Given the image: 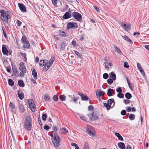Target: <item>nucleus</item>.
I'll return each mask as SVG.
<instances>
[{"instance_id": "obj_30", "label": "nucleus", "mask_w": 149, "mask_h": 149, "mask_svg": "<svg viewBox=\"0 0 149 149\" xmlns=\"http://www.w3.org/2000/svg\"><path fill=\"white\" fill-rule=\"evenodd\" d=\"M128 117L130 120H132L135 119V116L134 114L131 113L129 115Z\"/></svg>"}, {"instance_id": "obj_16", "label": "nucleus", "mask_w": 149, "mask_h": 149, "mask_svg": "<svg viewBox=\"0 0 149 149\" xmlns=\"http://www.w3.org/2000/svg\"><path fill=\"white\" fill-rule=\"evenodd\" d=\"M24 123H32V119L30 116H28L26 117Z\"/></svg>"}, {"instance_id": "obj_52", "label": "nucleus", "mask_w": 149, "mask_h": 149, "mask_svg": "<svg viewBox=\"0 0 149 149\" xmlns=\"http://www.w3.org/2000/svg\"><path fill=\"white\" fill-rule=\"evenodd\" d=\"M88 109L89 111H91V112L93 111V106L92 105L89 106L88 107Z\"/></svg>"}, {"instance_id": "obj_47", "label": "nucleus", "mask_w": 149, "mask_h": 149, "mask_svg": "<svg viewBox=\"0 0 149 149\" xmlns=\"http://www.w3.org/2000/svg\"><path fill=\"white\" fill-rule=\"evenodd\" d=\"M53 100L55 102H57L58 100V96L56 95H54L53 97Z\"/></svg>"}, {"instance_id": "obj_8", "label": "nucleus", "mask_w": 149, "mask_h": 149, "mask_svg": "<svg viewBox=\"0 0 149 149\" xmlns=\"http://www.w3.org/2000/svg\"><path fill=\"white\" fill-rule=\"evenodd\" d=\"M32 123H24V127L28 131H31L32 127Z\"/></svg>"}, {"instance_id": "obj_60", "label": "nucleus", "mask_w": 149, "mask_h": 149, "mask_svg": "<svg viewBox=\"0 0 149 149\" xmlns=\"http://www.w3.org/2000/svg\"><path fill=\"white\" fill-rule=\"evenodd\" d=\"M9 106L11 107L13 109H14L15 108V105L12 102H10L9 104Z\"/></svg>"}, {"instance_id": "obj_41", "label": "nucleus", "mask_w": 149, "mask_h": 149, "mask_svg": "<svg viewBox=\"0 0 149 149\" xmlns=\"http://www.w3.org/2000/svg\"><path fill=\"white\" fill-rule=\"evenodd\" d=\"M2 30H3V34L4 36L6 38H7V36L6 35V32L3 26H2Z\"/></svg>"}, {"instance_id": "obj_43", "label": "nucleus", "mask_w": 149, "mask_h": 149, "mask_svg": "<svg viewBox=\"0 0 149 149\" xmlns=\"http://www.w3.org/2000/svg\"><path fill=\"white\" fill-rule=\"evenodd\" d=\"M113 81H114V80L110 78L107 80V82L108 84H111L113 83Z\"/></svg>"}, {"instance_id": "obj_11", "label": "nucleus", "mask_w": 149, "mask_h": 149, "mask_svg": "<svg viewBox=\"0 0 149 149\" xmlns=\"http://www.w3.org/2000/svg\"><path fill=\"white\" fill-rule=\"evenodd\" d=\"M72 17L71 12H66L63 16V18L66 19L70 18Z\"/></svg>"}, {"instance_id": "obj_2", "label": "nucleus", "mask_w": 149, "mask_h": 149, "mask_svg": "<svg viewBox=\"0 0 149 149\" xmlns=\"http://www.w3.org/2000/svg\"><path fill=\"white\" fill-rule=\"evenodd\" d=\"M53 138H52V141L55 147H58L60 145V138L56 132L54 131Z\"/></svg>"}, {"instance_id": "obj_64", "label": "nucleus", "mask_w": 149, "mask_h": 149, "mask_svg": "<svg viewBox=\"0 0 149 149\" xmlns=\"http://www.w3.org/2000/svg\"><path fill=\"white\" fill-rule=\"evenodd\" d=\"M49 128L50 127L49 126L47 125H45L44 126V129L45 130H48L49 129Z\"/></svg>"}, {"instance_id": "obj_9", "label": "nucleus", "mask_w": 149, "mask_h": 149, "mask_svg": "<svg viewBox=\"0 0 149 149\" xmlns=\"http://www.w3.org/2000/svg\"><path fill=\"white\" fill-rule=\"evenodd\" d=\"M53 63V61H48V65L47 66H44L42 70L43 71L45 72L48 70L52 65Z\"/></svg>"}, {"instance_id": "obj_40", "label": "nucleus", "mask_w": 149, "mask_h": 149, "mask_svg": "<svg viewBox=\"0 0 149 149\" xmlns=\"http://www.w3.org/2000/svg\"><path fill=\"white\" fill-rule=\"evenodd\" d=\"M113 102H114V104L115 102H114V99L113 98H111V99H109L107 101V103L109 102V105H110V106H111V105Z\"/></svg>"}, {"instance_id": "obj_48", "label": "nucleus", "mask_w": 149, "mask_h": 149, "mask_svg": "<svg viewBox=\"0 0 149 149\" xmlns=\"http://www.w3.org/2000/svg\"><path fill=\"white\" fill-rule=\"evenodd\" d=\"M47 118V115L45 113H43L42 115V120L44 121H45L46 120Z\"/></svg>"}, {"instance_id": "obj_17", "label": "nucleus", "mask_w": 149, "mask_h": 149, "mask_svg": "<svg viewBox=\"0 0 149 149\" xmlns=\"http://www.w3.org/2000/svg\"><path fill=\"white\" fill-rule=\"evenodd\" d=\"M12 67L13 73L15 74L16 77H17L19 76V75L18 74H16V73H17V70L16 66L14 65L13 66L12 65Z\"/></svg>"}, {"instance_id": "obj_62", "label": "nucleus", "mask_w": 149, "mask_h": 149, "mask_svg": "<svg viewBox=\"0 0 149 149\" xmlns=\"http://www.w3.org/2000/svg\"><path fill=\"white\" fill-rule=\"evenodd\" d=\"M38 122H39V124L40 126L42 128V123L41 121V120H40V116L38 117Z\"/></svg>"}, {"instance_id": "obj_38", "label": "nucleus", "mask_w": 149, "mask_h": 149, "mask_svg": "<svg viewBox=\"0 0 149 149\" xmlns=\"http://www.w3.org/2000/svg\"><path fill=\"white\" fill-rule=\"evenodd\" d=\"M66 96L64 95H61L59 97L60 99L62 101H64L66 100Z\"/></svg>"}, {"instance_id": "obj_49", "label": "nucleus", "mask_w": 149, "mask_h": 149, "mask_svg": "<svg viewBox=\"0 0 149 149\" xmlns=\"http://www.w3.org/2000/svg\"><path fill=\"white\" fill-rule=\"evenodd\" d=\"M103 77L104 79H107L109 77V74L108 73H105L103 75Z\"/></svg>"}, {"instance_id": "obj_50", "label": "nucleus", "mask_w": 149, "mask_h": 149, "mask_svg": "<svg viewBox=\"0 0 149 149\" xmlns=\"http://www.w3.org/2000/svg\"><path fill=\"white\" fill-rule=\"evenodd\" d=\"M44 98L45 100H47L48 101H50V98L49 96L47 94H46L44 96Z\"/></svg>"}, {"instance_id": "obj_18", "label": "nucleus", "mask_w": 149, "mask_h": 149, "mask_svg": "<svg viewBox=\"0 0 149 149\" xmlns=\"http://www.w3.org/2000/svg\"><path fill=\"white\" fill-rule=\"evenodd\" d=\"M109 77L110 78L115 80L116 79V76L113 72H112L109 74Z\"/></svg>"}, {"instance_id": "obj_10", "label": "nucleus", "mask_w": 149, "mask_h": 149, "mask_svg": "<svg viewBox=\"0 0 149 149\" xmlns=\"http://www.w3.org/2000/svg\"><path fill=\"white\" fill-rule=\"evenodd\" d=\"M121 24L125 31H128L130 30L131 28V26L130 24H125L121 23Z\"/></svg>"}, {"instance_id": "obj_7", "label": "nucleus", "mask_w": 149, "mask_h": 149, "mask_svg": "<svg viewBox=\"0 0 149 149\" xmlns=\"http://www.w3.org/2000/svg\"><path fill=\"white\" fill-rule=\"evenodd\" d=\"M78 95H79L81 97V99L83 101H87V100H90L91 101L90 99L88 98V97L85 95L84 94H83L82 93L79 92L78 93Z\"/></svg>"}, {"instance_id": "obj_14", "label": "nucleus", "mask_w": 149, "mask_h": 149, "mask_svg": "<svg viewBox=\"0 0 149 149\" xmlns=\"http://www.w3.org/2000/svg\"><path fill=\"white\" fill-rule=\"evenodd\" d=\"M2 52L3 54L6 56H8V50L6 47L5 45H3L2 48Z\"/></svg>"}, {"instance_id": "obj_53", "label": "nucleus", "mask_w": 149, "mask_h": 149, "mask_svg": "<svg viewBox=\"0 0 149 149\" xmlns=\"http://www.w3.org/2000/svg\"><path fill=\"white\" fill-rule=\"evenodd\" d=\"M139 70L143 76H144L145 75V72L142 68H140V69H139Z\"/></svg>"}, {"instance_id": "obj_23", "label": "nucleus", "mask_w": 149, "mask_h": 149, "mask_svg": "<svg viewBox=\"0 0 149 149\" xmlns=\"http://www.w3.org/2000/svg\"><path fill=\"white\" fill-rule=\"evenodd\" d=\"M18 83L19 86L21 87H23L24 86V83L22 80H18Z\"/></svg>"}, {"instance_id": "obj_45", "label": "nucleus", "mask_w": 149, "mask_h": 149, "mask_svg": "<svg viewBox=\"0 0 149 149\" xmlns=\"http://www.w3.org/2000/svg\"><path fill=\"white\" fill-rule=\"evenodd\" d=\"M71 145L72 146H74L75 147V149H79V148L78 146L75 143H72Z\"/></svg>"}, {"instance_id": "obj_33", "label": "nucleus", "mask_w": 149, "mask_h": 149, "mask_svg": "<svg viewBox=\"0 0 149 149\" xmlns=\"http://www.w3.org/2000/svg\"><path fill=\"white\" fill-rule=\"evenodd\" d=\"M8 83L9 85L10 86H13L14 85V82L11 79H8Z\"/></svg>"}, {"instance_id": "obj_56", "label": "nucleus", "mask_w": 149, "mask_h": 149, "mask_svg": "<svg viewBox=\"0 0 149 149\" xmlns=\"http://www.w3.org/2000/svg\"><path fill=\"white\" fill-rule=\"evenodd\" d=\"M126 111L128 112H130L131 110V108L129 106H127L125 107Z\"/></svg>"}, {"instance_id": "obj_19", "label": "nucleus", "mask_w": 149, "mask_h": 149, "mask_svg": "<svg viewBox=\"0 0 149 149\" xmlns=\"http://www.w3.org/2000/svg\"><path fill=\"white\" fill-rule=\"evenodd\" d=\"M118 147L121 149H125V143L123 142H120L118 143Z\"/></svg>"}, {"instance_id": "obj_28", "label": "nucleus", "mask_w": 149, "mask_h": 149, "mask_svg": "<svg viewBox=\"0 0 149 149\" xmlns=\"http://www.w3.org/2000/svg\"><path fill=\"white\" fill-rule=\"evenodd\" d=\"M125 97L127 99H130L132 97V95L131 94L127 92L125 94Z\"/></svg>"}, {"instance_id": "obj_57", "label": "nucleus", "mask_w": 149, "mask_h": 149, "mask_svg": "<svg viewBox=\"0 0 149 149\" xmlns=\"http://www.w3.org/2000/svg\"><path fill=\"white\" fill-rule=\"evenodd\" d=\"M52 1L53 4L56 7L57 3V0H52Z\"/></svg>"}, {"instance_id": "obj_61", "label": "nucleus", "mask_w": 149, "mask_h": 149, "mask_svg": "<svg viewBox=\"0 0 149 149\" xmlns=\"http://www.w3.org/2000/svg\"><path fill=\"white\" fill-rule=\"evenodd\" d=\"M116 91L118 93H121L122 91V90L121 87H119L118 88L116 89Z\"/></svg>"}, {"instance_id": "obj_31", "label": "nucleus", "mask_w": 149, "mask_h": 149, "mask_svg": "<svg viewBox=\"0 0 149 149\" xmlns=\"http://www.w3.org/2000/svg\"><path fill=\"white\" fill-rule=\"evenodd\" d=\"M112 90H113V89H111V88H109L108 89V92L107 94L108 96H111L112 95L113 92H112Z\"/></svg>"}, {"instance_id": "obj_42", "label": "nucleus", "mask_w": 149, "mask_h": 149, "mask_svg": "<svg viewBox=\"0 0 149 149\" xmlns=\"http://www.w3.org/2000/svg\"><path fill=\"white\" fill-rule=\"evenodd\" d=\"M88 134L90 136L92 137L94 136L95 135V133L94 132H93L92 131H90L87 132Z\"/></svg>"}, {"instance_id": "obj_59", "label": "nucleus", "mask_w": 149, "mask_h": 149, "mask_svg": "<svg viewBox=\"0 0 149 149\" xmlns=\"http://www.w3.org/2000/svg\"><path fill=\"white\" fill-rule=\"evenodd\" d=\"M124 67L127 68H129V66L128 64V63L127 62H125L124 63Z\"/></svg>"}, {"instance_id": "obj_12", "label": "nucleus", "mask_w": 149, "mask_h": 149, "mask_svg": "<svg viewBox=\"0 0 149 149\" xmlns=\"http://www.w3.org/2000/svg\"><path fill=\"white\" fill-rule=\"evenodd\" d=\"M18 4L19 9L22 12H26V8L23 3H19Z\"/></svg>"}, {"instance_id": "obj_24", "label": "nucleus", "mask_w": 149, "mask_h": 149, "mask_svg": "<svg viewBox=\"0 0 149 149\" xmlns=\"http://www.w3.org/2000/svg\"><path fill=\"white\" fill-rule=\"evenodd\" d=\"M19 91H18L17 92L18 97L20 100H22L24 98V94L22 92L19 93Z\"/></svg>"}, {"instance_id": "obj_36", "label": "nucleus", "mask_w": 149, "mask_h": 149, "mask_svg": "<svg viewBox=\"0 0 149 149\" xmlns=\"http://www.w3.org/2000/svg\"><path fill=\"white\" fill-rule=\"evenodd\" d=\"M75 54L81 59H82V57L81 55L76 50H74Z\"/></svg>"}, {"instance_id": "obj_26", "label": "nucleus", "mask_w": 149, "mask_h": 149, "mask_svg": "<svg viewBox=\"0 0 149 149\" xmlns=\"http://www.w3.org/2000/svg\"><path fill=\"white\" fill-rule=\"evenodd\" d=\"M61 133L64 134H66L68 132V131L66 128H63L60 130Z\"/></svg>"}, {"instance_id": "obj_4", "label": "nucleus", "mask_w": 149, "mask_h": 149, "mask_svg": "<svg viewBox=\"0 0 149 149\" xmlns=\"http://www.w3.org/2000/svg\"><path fill=\"white\" fill-rule=\"evenodd\" d=\"M72 16L77 21L80 22L82 20V16L81 14L77 12L74 11L72 13Z\"/></svg>"}, {"instance_id": "obj_21", "label": "nucleus", "mask_w": 149, "mask_h": 149, "mask_svg": "<svg viewBox=\"0 0 149 149\" xmlns=\"http://www.w3.org/2000/svg\"><path fill=\"white\" fill-rule=\"evenodd\" d=\"M115 134L118 138L119 140L123 141V137L118 133L116 132Z\"/></svg>"}, {"instance_id": "obj_25", "label": "nucleus", "mask_w": 149, "mask_h": 149, "mask_svg": "<svg viewBox=\"0 0 149 149\" xmlns=\"http://www.w3.org/2000/svg\"><path fill=\"white\" fill-rule=\"evenodd\" d=\"M122 37L125 40H126L127 41H128L130 42V43L133 42L132 40L131 39H129L128 36H126V35H125L124 36H122Z\"/></svg>"}, {"instance_id": "obj_51", "label": "nucleus", "mask_w": 149, "mask_h": 149, "mask_svg": "<svg viewBox=\"0 0 149 149\" xmlns=\"http://www.w3.org/2000/svg\"><path fill=\"white\" fill-rule=\"evenodd\" d=\"M123 102L126 104H128L130 103V100L127 99L126 100H123Z\"/></svg>"}, {"instance_id": "obj_58", "label": "nucleus", "mask_w": 149, "mask_h": 149, "mask_svg": "<svg viewBox=\"0 0 149 149\" xmlns=\"http://www.w3.org/2000/svg\"><path fill=\"white\" fill-rule=\"evenodd\" d=\"M79 98L78 97H76L75 96H74L73 97V101L75 103H77V100Z\"/></svg>"}, {"instance_id": "obj_29", "label": "nucleus", "mask_w": 149, "mask_h": 149, "mask_svg": "<svg viewBox=\"0 0 149 149\" xmlns=\"http://www.w3.org/2000/svg\"><path fill=\"white\" fill-rule=\"evenodd\" d=\"M21 42L23 44L26 42H28V41L25 36H24L22 37L21 39Z\"/></svg>"}, {"instance_id": "obj_34", "label": "nucleus", "mask_w": 149, "mask_h": 149, "mask_svg": "<svg viewBox=\"0 0 149 149\" xmlns=\"http://www.w3.org/2000/svg\"><path fill=\"white\" fill-rule=\"evenodd\" d=\"M23 44H24L23 46L25 48L28 49L30 47V44L29 41L28 42H26Z\"/></svg>"}, {"instance_id": "obj_55", "label": "nucleus", "mask_w": 149, "mask_h": 149, "mask_svg": "<svg viewBox=\"0 0 149 149\" xmlns=\"http://www.w3.org/2000/svg\"><path fill=\"white\" fill-rule=\"evenodd\" d=\"M20 54L24 57V58L25 59V61H26L27 60V58L26 57V54L21 52L20 53Z\"/></svg>"}, {"instance_id": "obj_5", "label": "nucleus", "mask_w": 149, "mask_h": 149, "mask_svg": "<svg viewBox=\"0 0 149 149\" xmlns=\"http://www.w3.org/2000/svg\"><path fill=\"white\" fill-rule=\"evenodd\" d=\"M78 27L77 23L74 22H70L67 24L66 29L67 30L70 29H74Z\"/></svg>"}, {"instance_id": "obj_27", "label": "nucleus", "mask_w": 149, "mask_h": 149, "mask_svg": "<svg viewBox=\"0 0 149 149\" xmlns=\"http://www.w3.org/2000/svg\"><path fill=\"white\" fill-rule=\"evenodd\" d=\"M39 65L41 66H46V63L45 62V60H41L40 61Z\"/></svg>"}, {"instance_id": "obj_22", "label": "nucleus", "mask_w": 149, "mask_h": 149, "mask_svg": "<svg viewBox=\"0 0 149 149\" xmlns=\"http://www.w3.org/2000/svg\"><path fill=\"white\" fill-rule=\"evenodd\" d=\"M32 75L35 79H37V74L35 69H33L32 71Z\"/></svg>"}, {"instance_id": "obj_35", "label": "nucleus", "mask_w": 149, "mask_h": 149, "mask_svg": "<svg viewBox=\"0 0 149 149\" xmlns=\"http://www.w3.org/2000/svg\"><path fill=\"white\" fill-rule=\"evenodd\" d=\"M114 48L116 52H117L118 53L122 54V53L120 49L118 48L116 46H114Z\"/></svg>"}, {"instance_id": "obj_46", "label": "nucleus", "mask_w": 149, "mask_h": 149, "mask_svg": "<svg viewBox=\"0 0 149 149\" xmlns=\"http://www.w3.org/2000/svg\"><path fill=\"white\" fill-rule=\"evenodd\" d=\"M117 96L120 98H123L124 97V95L122 93H118L117 94Z\"/></svg>"}, {"instance_id": "obj_54", "label": "nucleus", "mask_w": 149, "mask_h": 149, "mask_svg": "<svg viewBox=\"0 0 149 149\" xmlns=\"http://www.w3.org/2000/svg\"><path fill=\"white\" fill-rule=\"evenodd\" d=\"M126 111L125 110H123L121 112L120 114L123 116H125L126 114Z\"/></svg>"}, {"instance_id": "obj_13", "label": "nucleus", "mask_w": 149, "mask_h": 149, "mask_svg": "<svg viewBox=\"0 0 149 149\" xmlns=\"http://www.w3.org/2000/svg\"><path fill=\"white\" fill-rule=\"evenodd\" d=\"M19 111L21 113H23L25 110L24 105L22 102H19L18 105Z\"/></svg>"}, {"instance_id": "obj_1", "label": "nucleus", "mask_w": 149, "mask_h": 149, "mask_svg": "<svg viewBox=\"0 0 149 149\" xmlns=\"http://www.w3.org/2000/svg\"><path fill=\"white\" fill-rule=\"evenodd\" d=\"M1 13V16L3 19L1 17V19L2 21H4L5 22L8 24V20L10 18L11 16L9 15L10 13L8 11H5L3 9H1L0 10Z\"/></svg>"}, {"instance_id": "obj_3", "label": "nucleus", "mask_w": 149, "mask_h": 149, "mask_svg": "<svg viewBox=\"0 0 149 149\" xmlns=\"http://www.w3.org/2000/svg\"><path fill=\"white\" fill-rule=\"evenodd\" d=\"M99 113H98L92 111L88 114L90 120L92 121H95L98 118Z\"/></svg>"}, {"instance_id": "obj_39", "label": "nucleus", "mask_w": 149, "mask_h": 149, "mask_svg": "<svg viewBox=\"0 0 149 149\" xmlns=\"http://www.w3.org/2000/svg\"><path fill=\"white\" fill-rule=\"evenodd\" d=\"M67 43L66 42H64L61 45V49L64 50L65 49V47L67 45Z\"/></svg>"}, {"instance_id": "obj_63", "label": "nucleus", "mask_w": 149, "mask_h": 149, "mask_svg": "<svg viewBox=\"0 0 149 149\" xmlns=\"http://www.w3.org/2000/svg\"><path fill=\"white\" fill-rule=\"evenodd\" d=\"M84 149H88L89 147L88 145V143H87L86 142L84 143Z\"/></svg>"}, {"instance_id": "obj_32", "label": "nucleus", "mask_w": 149, "mask_h": 149, "mask_svg": "<svg viewBox=\"0 0 149 149\" xmlns=\"http://www.w3.org/2000/svg\"><path fill=\"white\" fill-rule=\"evenodd\" d=\"M19 69L21 71L23 72L24 73H26V70L25 68V66L19 67Z\"/></svg>"}, {"instance_id": "obj_15", "label": "nucleus", "mask_w": 149, "mask_h": 149, "mask_svg": "<svg viewBox=\"0 0 149 149\" xmlns=\"http://www.w3.org/2000/svg\"><path fill=\"white\" fill-rule=\"evenodd\" d=\"M104 61L105 62L104 63V67L106 69H107L108 70L109 67L107 65H107L110 66H112V64L111 62H108V60L106 58L105 59Z\"/></svg>"}, {"instance_id": "obj_6", "label": "nucleus", "mask_w": 149, "mask_h": 149, "mask_svg": "<svg viewBox=\"0 0 149 149\" xmlns=\"http://www.w3.org/2000/svg\"><path fill=\"white\" fill-rule=\"evenodd\" d=\"M28 104L30 108L31 111L34 112L35 111L36 106L34 104V102L32 99H30L28 100Z\"/></svg>"}, {"instance_id": "obj_44", "label": "nucleus", "mask_w": 149, "mask_h": 149, "mask_svg": "<svg viewBox=\"0 0 149 149\" xmlns=\"http://www.w3.org/2000/svg\"><path fill=\"white\" fill-rule=\"evenodd\" d=\"M93 130L92 127L90 126H88L86 127V132H88L89 131H91Z\"/></svg>"}, {"instance_id": "obj_20", "label": "nucleus", "mask_w": 149, "mask_h": 149, "mask_svg": "<svg viewBox=\"0 0 149 149\" xmlns=\"http://www.w3.org/2000/svg\"><path fill=\"white\" fill-rule=\"evenodd\" d=\"M105 93L103 91H97L96 92V96L100 97L101 96L103 95Z\"/></svg>"}, {"instance_id": "obj_37", "label": "nucleus", "mask_w": 149, "mask_h": 149, "mask_svg": "<svg viewBox=\"0 0 149 149\" xmlns=\"http://www.w3.org/2000/svg\"><path fill=\"white\" fill-rule=\"evenodd\" d=\"M104 105L106 108V109L107 110H109L111 107V106H110V105L109 104V102L107 103H104Z\"/></svg>"}]
</instances>
